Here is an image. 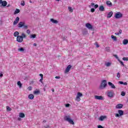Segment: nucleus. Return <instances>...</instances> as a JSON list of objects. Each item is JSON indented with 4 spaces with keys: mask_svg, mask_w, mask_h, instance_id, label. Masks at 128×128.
<instances>
[{
    "mask_svg": "<svg viewBox=\"0 0 128 128\" xmlns=\"http://www.w3.org/2000/svg\"><path fill=\"white\" fill-rule=\"evenodd\" d=\"M26 34L24 33L22 34V36H18L16 38V41L18 42H22V41L24 40V38H26Z\"/></svg>",
    "mask_w": 128,
    "mask_h": 128,
    "instance_id": "obj_1",
    "label": "nucleus"
},
{
    "mask_svg": "<svg viewBox=\"0 0 128 128\" xmlns=\"http://www.w3.org/2000/svg\"><path fill=\"white\" fill-rule=\"evenodd\" d=\"M106 86H108V84H106V80H102L99 88L100 90H104V88H106Z\"/></svg>",
    "mask_w": 128,
    "mask_h": 128,
    "instance_id": "obj_2",
    "label": "nucleus"
},
{
    "mask_svg": "<svg viewBox=\"0 0 128 128\" xmlns=\"http://www.w3.org/2000/svg\"><path fill=\"white\" fill-rule=\"evenodd\" d=\"M64 120H66V122H69V124H74V120H72V118H70V116H66L64 118Z\"/></svg>",
    "mask_w": 128,
    "mask_h": 128,
    "instance_id": "obj_3",
    "label": "nucleus"
},
{
    "mask_svg": "<svg viewBox=\"0 0 128 128\" xmlns=\"http://www.w3.org/2000/svg\"><path fill=\"white\" fill-rule=\"evenodd\" d=\"M82 94L78 92L76 98V102H80V98H82Z\"/></svg>",
    "mask_w": 128,
    "mask_h": 128,
    "instance_id": "obj_4",
    "label": "nucleus"
},
{
    "mask_svg": "<svg viewBox=\"0 0 128 128\" xmlns=\"http://www.w3.org/2000/svg\"><path fill=\"white\" fill-rule=\"evenodd\" d=\"M107 95L108 98H114V92L112 90H108L107 92Z\"/></svg>",
    "mask_w": 128,
    "mask_h": 128,
    "instance_id": "obj_5",
    "label": "nucleus"
},
{
    "mask_svg": "<svg viewBox=\"0 0 128 128\" xmlns=\"http://www.w3.org/2000/svg\"><path fill=\"white\" fill-rule=\"evenodd\" d=\"M114 18H122V14L120 12H118L115 14Z\"/></svg>",
    "mask_w": 128,
    "mask_h": 128,
    "instance_id": "obj_6",
    "label": "nucleus"
},
{
    "mask_svg": "<svg viewBox=\"0 0 128 128\" xmlns=\"http://www.w3.org/2000/svg\"><path fill=\"white\" fill-rule=\"evenodd\" d=\"M94 98L95 100H104V96H94Z\"/></svg>",
    "mask_w": 128,
    "mask_h": 128,
    "instance_id": "obj_7",
    "label": "nucleus"
},
{
    "mask_svg": "<svg viewBox=\"0 0 128 128\" xmlns=\"http://www.w3.org/2000/svg\"><path fill=\"white\" fill-rule=\"evenodd\" d=\"M86 26L88 30H92V25L90 23H87L86 24Z\"/></svg>",
    "mask_w": 128,
    "mask_h": 128,
    "instance_id": "obj_8",
    "label": "nucleus"
},
{
    "mask_svg": "<svg viewBox=\"0 0 128 128\" xmlns=\"http://www.w3.org/2000/svg\"><path fill=\"white\" fill-rule=\"evenodd\" d=\"M70 68H72V66L71 65L68 66L64 71L65 74L68 72L70 70Z\"/></svg>",
    "mask_w": 128,
    "mask_h": 128,
    "instance_id": "obj_9",
    "label": "nucleus"
},
{
    "mask_svg": "<svg viewBox=\"0 0 128 128\" xmlns=\"http://www.w3.org/2000/svg\"><path fill=\"white\" fill-rule=\"evenodd\" d=\"M18 22H20V18L16 17L13 22V24L14 26H16V24H18Z\"/></svg>",
    "mask_w": 128,
    "mask_h": 128,
    "instance_id": "obj_10",
    "label": "nucleus"
},
{
    "mask_svg": "<svg viewBox=\"0 0 128 128\" xmlns=\"http://www.w3.org/2000/svg\"><path fill=\"white\" fill-rule=\"evenodd\" d=\"M108 84L109 86L111 88H116V86L114 84H112V82H108Z\"/></svg>",
    "mask_w": 128,
    "mask_h": 128,
    "instance_id": "obj_11",
    "label": "nucleus"
},
{
    "mask_svg": "<svg viewBox=\"0 0 128 128\" xmlns=\"http://www.w3.org/2000/svg\"><path fill=\"white\" fill-rule=\"evenodd\" d=\"M123 106H124V105L122 104H118L116 106V108H118V109L122 108Z\"/></svg>",
    "mask_w": 128,
    "mask_h": 128,
    "instance_id": "obj_12",
    "label": "nucleus"
},
{
    "mask_svg": "<svg viewBox=\"0 0 128 128\" xmlns=\"http://www.w3.org/2000/svg\"><path fill=\"white\" fill-rule=\"evenodd\" d=\"M50 22H52V24H58V21L54 19V18H50Z\"/></svg>",
    "mask_w": 128,
    "mask_h": 128,
    "instance_id": "obj_13",
    "label": "nucleus"
},
{
    "mask_svg": "<svg viewBox=\"0 0 128 128\" xmlns=\"http://www.w3.org/2000/svg\"><path fill=\"white\" fill-rule=\"evenodd\" d=\"M24 22H20L18 24V26L19 28H22L24 26Z\"/></svg>",
    "mask_w": 128,
    "mask_h": 128,
    "instance_id": "obj_14",
    "label": "nucleus"
},
{
    "mask_svg": "<svg viewBox=\"0 0 128 128\" xmlns=\"http://www.w3.org/2000/svg\"><path fill=\"white\" fill-rule=\"evenodd\" d=\"M105 118H106V116H100L98 120H100L101 122H102L104 120H105Z\"/></svg>",
    "mask_w": 128,
    "mask_h": 128,
    "instance_id": "obj_15",
    "label": "nucleus"
},
{
    "mask_svg": "<svg viewBox=\"0 0 128 128\" xmlns=\"http://www.w3.org/2000/svg\"><path fill=\"white\" fill-rule=\"evenodd\" d=\"M99 10L100 12H104V7L103 6H99Z\"/></svg>",
    "mask_w": 128,
    "mask_h": 128,
    "instance_id": "obj_16",
    "label": "nucleus"
},
{
    "mask_svg": "<svg viewBox=\"0 0 128 128\" xmlns=\"http://www.w3.org/2000/svg\"><path fill=\"white\" fill-rule=\"evenodd\" d=\"M122 44H124V46H126V44H128V40L126 39H124L122 40Z\"/></svg>",
    "mask_w": 128,
    "mask_h": 128,
    "instance_id": "obj_17",
    "label": "nucleus"
},
{
    "mask_svg": "<svg viewBox=\"0 0 128 128\" xmlns=\"http://www.w3.org/2000/svg\"><path fill=\"white\" fill-rule=\"evenodd\" d=\"M112 14H113L112 12H110L108 14V15H107V18H112Z\"/></svg>",
    "mask_w": 128,
    "mask_h": 128,
    "instance_id": "obj_18",
    "label": "nucleus"
},
{
    "mask_svg": "<svg viewBox=\"0 0 128 128\" xmlns=\"http://www.w3.org/2000/svg\"><path fill=\"white\" fill-rule=\"evenodd\" d=\"M105 66H107L108 68L109 66H112V62H105Z\"/></svg>",
    "mask_w": 128,
    "mask_h": 128,
    "instance_id": "obj_19",
    "label": "nucleus"
},
{
    "mask_svg": "<svg viewBox=\"0 0 128 128\" xmlns=\"http://www.w3.org/2000/svg\"><path fill=\"white\" fill-rule=\"evenodd\" d=\"M106 4L107 6H112V2L110 1H107L106 2Z\"/></svg>",
    "mask_w": 128,
    "mask_h": 128,
    "instance_id": "obj_20",
    "label": "nucleus"
},
{
    "mask_svg": "<svg viewBox=\"0 0 128 128\" xmlns=\"http://www.w3.org/2000/svg\"><path fill=\"white\" fill-rule=\"evenodd\" d=\"M28 98L30 100H34V96L32 94H30Z\"/></svg>",
    "mask_w": 128,
    "mask_h": 128,
    "instance_id": "obj_21",
    "label": "nucleus"
},
{
    "mask_svg": "<svg viewBox=\"0 0 128 128\" xmlns=\"http://www.w3.org/2000/svg\"><path fill=\"white\" fill-rule=\"evenodd\" d=\"M19 116L20 118H24L26 116V115H24V114L20 112L19 113Z\"/></svg>",
    "mask_w": 128,
    "mask_h": 128,
    "instance_id": "obj_22",
    "label": "nucleus"
},
{
    "mask_svg": "<svg viewBox=\"0 0 128 128\" xmlns=\"http://www.w3.org/2000/svg\"><path fill=\"white\" fill-rule=\"evenodd\" d=\"M111 38L113 40L114 42H116L118 39L116 38V36H114V35L111 36Z\"/></svg>",
    "mask_w": 128,
    "mask_h": 128,
    "instance_id": "obj_23",
    "label": "nucleus"
},
{
    "mask_svg": "<svg viewBox=\"0 0 128 128\" xmlns=\"http://www.w3.org/2000/svg\"><path fill=\"white\" fill-rule=\"evenodd\" d=\"M122 30L120 29L118 32L115 33V34L116 36H120V34H122Z\"/></svg>",
    "mask_w": 128,
    "mask_h": 128,
    "instance_id": "obj_24",
    "label": "nucleus"
},
{
    "mask_svg": "<svg viewBox=\"0 0 128 128\" xmlns=\"http://www.w3.org/2000/svg\"><path fill=\"white\" fill-rule=\"evenodd\" d=\"M118 112L120 116H124V111L122 110H118Z\"/></svg>",
    "mask_w": 128,
    "mask_h": 128,
    "instance_id": "obj_25",
    "label": "nucleus"
},
{
    "mask_svg": "<svg viewBox=\"0 0 128 128\" xmlns=\"http://www.w3.org/2000/svg\"><path fill=\"white\" fill-rule=\"evenodd\" d=\"M17 84L19 86L20 88H22V82H20V81L18 82Z\"/></svg>",
    "mask_w": 128,
    "mask_h": 128,
    "instance_id": "obj_26",
    "label": "nucleus"
},
{
    "mask_svg": "<svg viewBox=\"0 0 128 128\" xmlns=\"http://www.w3.org/2000/svg\"><path fill=\"white\" fill-rule=\"evenodd\" d=\"M24 48H18V52H24Z\"/></svg>",
    "mask_w": 128,
    "mask_h": 128,
    "instance_id": "obj_27",
    "label": "nucleus"
},
{
    "mask_svg": "<svg viewBox=\"0 0 128 128\" xmlns=\"http://www.w3.org/2000/svg\"><path fill=\"white\" fill-rule=\"evenodd\" d=\"M40 76L41 78L40 80V82H42V80H44V75L42 74H40Z\"/></svg>",
    "mask_w": 128,
    "mask_h": 128,
    "instance_id": "obj_28",
    "label": "nucleus"
},
{
    "mask_svg": "<svg viewBox=\"0 0 128 128\" xmlns=\"http://www.w3.org/2000/svg\"><path fill=\"white\" fill-rule=\"evenodd\" d=\"M14 36H15V38H18V34H20V33L18 32H14Z\"/></svg>",
    "mask_w": 128,
    "mask_h": 128,
    "instance_id": "obj_29",
    "label": "nucleus"
},
{
    "mask_svg": "<svg viewBox=\"0 0 128 128\" xmlns=\"http://www.w3.org/2000/svg\"><path fill=\"white\" fill-rule=\"evenodd\" d=\"M40 92L39 90H36L34 91L33 94H40Z\"/></svg>",
    "mask_w": 128,
    "mask_h": 128,
    "instance_id": "obj_30",
    "label": "nucleus"
},
{
    "mask_svg": "<svg viewBox=\"0 0 128 128\" xmlns=\"http://www.w3.org/2000/svg\"><path fill=\"white\" fill-rule=\"evenodd\" d=\"M6 4H8V2H6V1L2 2V6H6Z\"/></svg>",
    "mask_w": 128,
    "mask_h": 128,
    "instance_id": "obj_31",
    "label": "nucleus"
},
{
    "mask_svg": "<svg viewBox=\"0 0 128 128\" xmlns=\"http://www.w3.org/2000/svg\"><path fill=\"white\" fill-rule=\"evenodd\" d=\"M36 34H33L30 36V38H36Z\"/></svg>",
    "mask_w": 128,
    "mask_h": 128,
    "instance_id": "obj_32",
    "label": "nucleus"
},
{
    "mask_svg": "<svg viewBox=\"0 0 128 128\" xmlns=\"http://www.w3.org/2000/svg\"><path fill=\"white\" fill-rule=\"evenodd\" d=\"M68 10L69 12H74V10L72 9V8L70 6L68 7Z\"/></svg>",
    "mask_w": 128,
    "mask_h": 128,
    "instance_id": "obj_33",
    "label": "nucleus"
},
{
    "mask_svg": "<svg viewBox=\"0 0 128 128\" xmlns=\"http://www.w3.org/2000/svg\"><path fill=\"white\" fill-rule=\"evenodd\" d=\"M6 108L7 112H10V110H12V108H10V106H7Z\"/></svg>",
    "mask_w": 128,
    "mask_h": 128,
    "instance_id": "obj_34",
    "label": "nucleus"
},
{
    "mask_svg": "<svg viewBox=\"0 0 128 128\" xmlns=\"http://www.w3.org/2000/svg\"><path fill=\"white\" fill-rule=\"evenodd\" d=\"M20 12V10L16 9V10L14 12V14H18Z\"/></svg>",
    "mask_w": 128,
    "mask_h": 128,
    "instance_id": "obj_35",
    "label": "nucleus"
},
{
    "mask_svg": "<svg viewBox=\"0 0 128 128\" xmlns=\"http://www.w3.org/2000/svg\"><path fill=\"white\" fill-rule=\"evenodd\" d=\"M106 52H110V47H106Z\"/></svg>",
    "mask_w": 128,
    "mask_h": 128,
    "instance_id": "obj_36",
    "label": "nucleus"
},
{
    "mask_svg": "<svg viewBox=\"0 0 128 128\" xmlns=\"http://www.w3.org/2000/svg\"><path fill=\"white\" fill-rule=\"evenodd\" d=\"M20 4L22 6H24L26 5L24 1H22Z\"/></svg>",
    "mask_w": 128,
    "mask_h": 128,
    "instance_id": "obj_37",
    "label": "nucleus"
},
{
    "mask_svg": "<svg viewBox=\"0 0 128 128\" xmlns=\"http://www.w3.org/2000/svg\"><path fill=\"white\" fill-rule=\"evenodd\" d=\"M94 8V3H91L90 5L89 6V8Z\"/></svg>",
    "mask_w": 128,
    "mask_h": 128,
    "instance_id": "obj_38",
    "label": "nucleus"
},
{
    "mask_svg": "<svg viewBox=\"0 0 128 128\" xmlns=\"http://www.w3.org/2000/svg\"><path fill=\"white\" fill-rule=\"evenodd\" d=\"M114 58H116V60H118V62L120 61V58H118V56L117 55H114Z\"/></svg>",
    "mask_w": 128,
    "mask_h": 128,
    "instance_id": "obj_39",
    "label": "nucleus"
},
{
    "mask_svg": "<svg viewBox=\"0 0 128 128\" xmlns=\"http://www.w3.org/2000/svg\"><path fill=\"white\" fill-rule=\"evenodd\" d=\"M119 62L120 64H122V66H124V62H122L120 60Z\"/></svg>",
    "mask_w": 128,
    "mask_h": 128,
    "instance_id": "obj_40",
    "label": "nucleus"
},
{
    "mask_svg": "<svg viewBox=\"0 0 128 128\" xmlns=\"http://www.w3.org/2000/svg\"><path fill=\"white\" fill-rule=\"evenodd\" d=\"M123 60H126V62H128V57H124L122 58Z\"/></svg>",
    "mask_w": 128,
    "mask_h": 128,
    "instance_id": "obj_41",
    "label": "nucleus"
},
{
    "mask_svg": "<svg viewBox=\"0 0 128 128\" xmlns=\"http://www.w3.org/2000/svg\"><path fill=\"white\" fill-rule=\"evenodd\" d=\"M121 96H126V92H121Z\"/></svg>",
    "mask_w": 128,
    "mask_h": 128,
    "instance_id": "obj_42",
    "label": "nucleus"
},
{
    "mask_svg": "<svg viewBox=\"0 0 128 128\" xmlns=\"http://www.w3.org/2000/svg\"><path fill=\"white\" fill-rule=\"evenodd\" d=\"M26 34H30V30H26Z\"/></svg>",
    "mask_w": 128,
    "mask_h": 128,
    "instance_id": "obj_43",
    "label": "nucleus"
},
{
    "mask_svg": "<svg viewBox=\"0 0 128 128\" xmlns=\"http://www.w3.org/2000/svg\"><path fill=\"white\" fill-rule=\"evenodd\" d=\"M24 28H25L26 30H27V28H28V26L26 25H24V26H23Z\"/></svg>",
    "mask_w": 128,
    "mask_h": 128,
    "instance_id": "obj_44",
    "label": "nucleus"
},
{
    "mask_svg": "<svg viewBox=\"0 0 128 128\" xmlns=\"http://www.w3.org/2000/svg\"><path fill=\"white\" fill-rule=\"evenodd\" d=\"M117 78H120V72L118 73Z\"/></svg>",
    "mask_w": 128,
    "mask_h": 128,
    "instance_id": "obj_45",
    "label": "nucleus"
},
{
    "mask_svg": "<svg viewBox=\"0 0 128 128\" xmlns=\"http://www.w3.org/2000/svg\"><path fill=\"white\" fill-rule=\"evenodd\" d=\"M28 90H32V86H29L28 88Z\"/></svg>",
    "mask_w": 128,
    "mask_h": 128,
    "instance_id": "obj_46",
    "label": "nucleus"
},
{
    "mask_svg": "<svg viewBox=\"0 0 128 128\" xmlns=\"http://www.w3.org/2000/svg\"><path fill=\"white\" fill-rule=\"evenodd\" d=\"M70 104H67L65 105L66 108H69Z\"/></svg>",
    "mask_w": 128,
    "mask_h": 128,
    "instance_id": "obj_47",
    "label": "nucleus"
},
{
    "mask_svg": "<svg viewBox=\"0 0 128 128\" xmlns=\"http://www.w3.org/2000/svg\"><path fill=\"white\" fill-rule=\"evenodd\" d=\"M120 114H115V116H116V118H120Z\"/></svg>",
    "mask_w": 128,
    "mask_h": 128,
    "instance_id": "obj_48",
    "label": "nucleus"
},
{
    "mask_svg": "<svg viewBox=\"0 0 128 128\" xmlns=\"http://www.w3.org/2000/svg\"><path fill=\"white\" fill-rule=\"evenodd\" d=\"M94 8H98V4L94 5Z\"/></svg>",
    "mask_w": 128,
    "mask_h": 128,
    "instance_id": "obj_49",
    "label": "nucleus"
},
{
    "mask_svg": "<svg viewBox=\"0 0 128 128\" xmlns=\"http://www.w3.org/2000/svg\"><path fill=\"white\" fill-rule=\"evenodd\" d=\"M55 78H56L57 80H60V76H56L55 77Z\"/></svg>",
    "mask_w": 128,
    "mask_h": 128,
    "instance_id": "obj_50",
    "label": "nucleus"
},
{
    "mask_svg": "<svg viewBox=\"0 0 128 128\" xmlns=\"http://www.w3.org/2000/svg\"><path fill=\"white\" fill-rule=\"evenodd\" d=\"M98 128H104L102 125H98Z\"/></svg>",
    "mask_w": 128,
    "mask_h": 128,
    "instance_id": "obj_51",
    "label": "nucleus"
},
{
    "mask_svg": "<svg viewBox=\"0 0 128 128\" xmlns=\"http://www.w3.org/2000/svg\"><path fill=\"white\" fill-rule=\"evenodd\" d=\"M118 84H124V82L122 81H119Z\"/></svg>",
    "mask_w": 128,
    "mask_h": 128,
    "instance_id": "obj_52",
    "label": "nucleus"
},
{
    "mask_svg": "<svg viewBox=\"0 0 128 128\" xmlns=\"http://www.w3.org/2000/svg\"><path fill=\"white\" fill-rule=\"evenodd\" d=\"M91 12H94V8H91Z\"/></svg>",
    "mask_w": 128,
    "mask_h": 128,
    "instance_id": "obj_53",
    "label": "nucleus"
},
{
    "mask_svg": "<svg viewBox=\"0 0 128 128\" xmlns=\"http://www.w3.org/2000/svg\"><path fill=\"white\" fill-rule=\"evenodd\" d=\"M123 84L124 86H128V82H124Z\"/></svg>",
    "mask_w": 128,
    "mask_h": 128,
    "instance_id": "obj_54",
    "label": "nucleus"
},
{
    "mask_svg": "<svg viewBox=\"0 0 128 128\" xmlns=\"http://www.w3.org/2000/svg\"><path fill=\"white\" fill-rule=\"evenodd\" d=\"M4 76V74H2L0 73V78H2Z\"/></svg>",
    "mask_w": 128,
    "mask_h": 128,
    "instance_id": "obj_55",
    "label": "nucleus"
},
{
    "mask_svg": "<svg viewBox=\"0 0 128 128\" xmlns=\"http://www.w3.org/2000/svg\"><path fill=\"white\" fill-rule=\"evenodd\" d=\"M96 48H100V46L97 43L96 44Z\"/></svg>",
    "mask_w": 128,
    "mask_h": 128,
    "instance_id": "obj_56",
    "label": "nucleus"
},
{
    "mask_svg": "<svg viewBox=\"0 0 128 128\" xmlns=\"http://www.w3.org/2000/svg\"><path fill=\"white\" fill-rule=\"evenodd\" d=\"M18 120H19V121L22 120V118H18Z\"/></svg>",
    "mask_w": 128,
    "mask_h": 128,
    "instance_id": "obj_57",
    "label": "nucleus"
},
{
    "mask_svg": "<svg viewBox=\"0 0 128 128\" xmlns=\"http://www.w3.org/2000/svg\"><path fill=\"white\" fill-rule=\"evenodd\" d=\"M33 46H36V43L34 44Z\"/></svg>",
    "mask_w": 128,
    "mask_h": 128,
    "instance_id": "obj_58",
    "label": "nucleus"
},
{
    "mask_svg": "<svg viewBox=\"0 0 128 128\" xmlns=\"http://www.w3.org/2000/svg\"><path fill=\"white\" fill-rule=\"evenodd\" d=\"M2 0H0V4H2Z\"/></svg>",
    "mask_w": 128,
    "mask_h": 128,
    "instance_id": "obj_59",
    "label": "nucleus"
},
{
    "mask_svg": "<svg viewBox=\"0 0 128 128\" xmlns=\"http://www.w3.org/2000/svg\"><path fill=\"white\" fill-rule=\"evenodd\" d=\"M43 122H46V120H44Z\"/></svg>",
    "mask_w": 128,
    "mask_h": 128,
    "instance_id": "obj_60",
    "label": "nucleus"
},
{
    "mask_svg": "<svg viewBox=\"0 0 128 128\" xmlns=\"http://www.w3.org/2000/svg\"><path fill=\"white\" fill-rule=\"evenodd\" d=\"M30 4H32V0H30Z\"/></svg>",
    "mask_w": 128,
    "mask_h": 128,
    "instance_id": "obj_61",
    "label": "nucleus"
},
{
    "mask_svg": "<svg viewBox=\"0 0 128 128\" xmlns=\"http://www.w3.org/2000/svg\"><path fill=\"white\" fill-rule=\"evenodd\" d=\"M52 92H54V89H52Z\"/></svg>",
    "mask_w": 128,
    "mask_h": 128,
    "instance_id": "obj_62",
    "label": "nucleus"
},
{
    "mask_svg": "<svg viewBox=\"0 0 128 128\" xmlns=\"http://www.w3.org/2000/svg\"><path fill=\"white\" fill-rule=\"evenodd\" d=\"M44 92H46V88H44Z\"/></svg>",
    "mask_w": 128,
    "mask_h": 128,
    "instance_id": "obj_63",
    "label": "nucleus"
},
{
    "mask_svg": "<svg viewBox=\"0 0 128 128\" xmlns=\"http://www.w3.org/2000/svg\"><path fill=\"white\" fill-rule=\"evenodd\" d=\"M60 0H56V2H60Z\"/></svg>",
    "mask_w": 128,
    "mask_h": 128,
    "instance_id": "obj_64",
    "label": "nucleus"
}]
</instances>
